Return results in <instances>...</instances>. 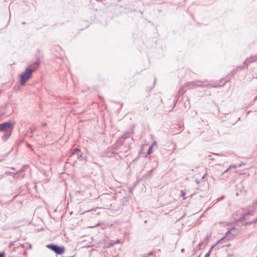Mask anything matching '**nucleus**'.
<instances>
[{"label":"nucleus","instance_id":"20e7f679","mask_svg":"<svg viewBox=\"0 0 257 257\" xmlns=\"http://www.w3.org/2000/svg\"><path fill=\"white\" fill-rule=\"evenodd\" d=\"M237 231L234 228H232L229 230H228V231L226 232V236H225V237L229 238V234H232L233 237H234L235 235H236L237 234ZM224 238V237L222 238L220 240H219L218 241V243L220 241L223 240Z\"/></svg>","mask_w":257,"mask_h":257},{"label":"nucleus","instance_id":"39448f33","mask_svg":"<svg viewBox=\"0 0 257 257\" xmlns=\"http://www.w3.org/2000/svg\"><path fill=\"white\" fill-rule=\"evenodd\" d=\"M237 167V166L236 165H232V166H230L228 168H227L224 172V173H227V172H228V171L230 169H231L232 168H235Z\"/></svg>","mask_w":257,"mask_h":257},{"label":"nucleus","instance_id":"1a4fd4ad","mask_svg":"<svg viewBox=\"0 0 257 257\" xmlns=\"http://www.w3.org/2000/svg\"><path fill=\"white\" fill-rule=\"evenodd\" d=\"M181 194L183 196L185 195V193L183 192V191H181Z\"/></svg>","mask_w":257,"mask_h":257},{"label":"nucleus","instance_id":"7ed1b4c3","mask_svg":"<svg viewBox=\"0 0 257 257\" xmlns=\"http://www.w3.org/2000/svg\"><path fill=\"white\" fill-rule=\"evenodd\" d=\"M14 123L11 121H8L5 123H2L0 125V131H7L9 130H12Z\"/></svg>","mask_w":257,"mask_h":257},{"label":"nucleus","instance_id":"ddd939ff","mask_svg":"<svg viewBox=\"0 0 257 257\" xmlns=\"http://www.w3.org/2000/svg\"><path fill=\"white\" fill-rule=\"evenodd\" d=\"M76 151H78V149H75V151L76 152Z\"/></svg>","mask_w":257,"mask_h":257},{"label":"nucleus","instance_id":"9d476101","mask_svg":"<svg viewBox=\"0 0 257 257\" xmlns=\"http://www.w3.org/2000/svg\"><path fill=\"white\" fill-rule=\"evenodd\" d=\"M242 165H243V164H242V163H241V164H239V165H238V167H242Z\"/></svg>","mask_w":257,"mask_h":257},{"label":"nucleus","instance_id":"4468645a","mask_svg":"<svg viewBox=\"0 0 257 257\" xmlns=\"http://www.w3.org/2000/svg\"><path fill=\"white\" fill-rule=\"evenodd\" d=\"M254 222H257V219H255V221H254Z\"/></svg>","mask_w":257,"mask_h":257},{"label":"nucleus","instance_id":"6e6552de","mask_svg":"<svg viewBox=\"0 0 257 257\" xmlns=\"http://www.w3.org/2000/svg\"><path fill=\"white\" fill-rule=\"evenodd\" d=\"M0 257H5L4 256V253H0Z\"/></svg>","mask_w":257,"mask_h":257},{"label":"nucleus","instance_id":"423d86ee","mask_svg":"<svg viewBox=\"0 0 257 257\" xmlns=\"http://www.w3.org/2000/svg\"><path fill=\"white\" fill-rule=\"evenodd\" d=\"M213 247V246H212L210 248L209 251L205 254L204 257H209V256L211 252L212 251Z\"/></svg>","mask_w":257,"mask_h":257},{"label":"nucleus","instance_id":"9b49d317","mask_svg":"<svg viewBox=\"0 0 257 257\" xmlns=\"http://www.w3.org/2000/svg\"><path fill=\"white\" fill-rule=\"evenodd\" d=\"M184 249H181V251H182V252H184Z\"/></svg>","mask_w":257,"mask_h":257},{"label":"nucleus","instance_id":"f8f14e48","mask_svg":"<svg viewBox=\"0 0 257 257\" xmlns=\"http://www.w3.org/2000/svg\"><path fill=\"white\" fill-rule=\"evenodd\" d=\"M116 243H119V240H118L116 242Z\"/></svg>","mask_w":257,"mask_h":257},{"label":"nucleus","instance_id":"0eeeda50","mask_svg":"<svg viewBox=\"0 0 257 257\" xmlns=\"http://www.w3.org/2000/svg\"><path fill=\"white\" fill-rule=\"evenodd\" d=\"M152 147H149V149L148 150V153L150 154L152 152Z\"/></svg>","mask_w":257,"mask_h":257},{"label":"nucleus","instance_id":"f03ea898","mask_svg":"<svg viewBox=\"0 0 257 257\" xmlns=\"http://www.w3.org/2000/svg\"><path fill=\"white\" fill-rule=\"evenodd\" d=\"M47 247L52 249L55 252L58 254H62L65 250V248L63 246H58L57 245L49 244L46 245Z\"/></svg>","mask_w":257,"mask_h":257},{"label":"nucleus","instance_id":"f257e3e1","mask_svg":"<svg viewBox=\"0 0 257 257\" xmlns=\"http://www.w3.org/2000/svg\"><path fill=\"white\" fill-rule=\"evenodd\" d=\"M40 64V61H37L33 65V68H27L24 72L20 75V84L24 85L25 83L32 77V72L35 71Z\"/></svg>","mask_w":257,"mask_h":257}]
</instances>
